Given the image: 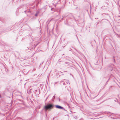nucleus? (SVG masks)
I'll list each match as a JSON object with an SVG mask.
<instances>
[{
	"label": "nucleus",
	"mask_w": 120,
	"mask_h": 120,
	"mask_svg": "<svg viewBox=\"0 0 120 120\" xmlns=\"http://www.w3.org/2000/svg\"><path fill=\"white\" fill-rule=\"evenodd\" d=\"M56 108L59 109H63V108L59 105H56Z\"/></svg>",
	"instance_id": "2"
},
{
	"label": "nucleus",
	"mask_w": 120,
	"mask_h": 120,
	"mask_svg": "<svg viewBox=\"0 0 120 120\" xmlns=\"http://www.w3.org/2000/svg\"><path fill=\"white\" fill-rule=\"evenodd\" d=\"M53 106L52 105L49 104L47 105H46L45 107V108L46 110L49 109H50Z\"/></svg>",
	"instance_id": "1"
},
{
	"label": "nucleus",
	"mask_w": 120,
	"mask_h": 120,
	"mask_svg": "<svg viewBox=\"0 0 120 120\" xmlns=\"http://www.w3.org/2000/svg\"><path fill=\"white\" fill-rule=\"evenodd\" d=\"M37 14H38V13H37V14H35V16H37Z\"/></svg>",
	"instance_id": "3"
}]
</instances>
